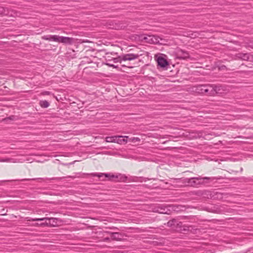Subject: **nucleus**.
<instances>
[{
	"instance_id": "nucleus-1",
	"label": "nucleus",
	"mask_w": 253,
	"mask_h": 253,
	"mask_svg": "<svg viewBox=\"0 0 253 253\" xmlns=\"http://www.w3.org/2000/svg\"><path fill=\"white\" fill-rule=\"evenodd\" d=\"M111 55H113L112 53H106V56L105 57V64L109 67H112L114 68H118V66L115 65L111 63L110 62L111 60H113L114 63H121L122 61H131L137 59L139 57V55L138 54L133 53L123 54L117 57H112L111 56Z\"/></svg>"
},
{
	"instance_id": "nucleus-2",
	"label": "nucleus",
	"mask_w": 253,
	"mask_h": 253,
	"mask_svg": "<svg viewBox=\"0 0 253 253\" xmlns=\"http://www.w3.org/2000/svg\"><path fill=\"white\" fill-rule=\"evenodd\" d=\"M197 177L175 178L173 179L172 180H170V184H174L177 187L190 186L193 187H197Z\"/></svg>"
},
{
	"instance_id": "nucleus-3",
	"label": "nucleus",
	"mask_w": 253,
	"mask_h": 253,
	"mask_svg": "<svg viewBox=\"0 0 253 253\" xmlns=\"http://www.w3.org/2000/svg\"><path fill=\"white\" fill-rule=\"evenodd\" d=\"M57 218L54 217H44L42 218H31L30 219H28V221H44V223H36V225H40L41 226H55L57 223Z\"/></svg>"
},
{
	"instance_id": "nucleus-4",
	"label": "nucleus",
	"mask_w": 253,
	"mask_h": 253,
	"mask_svg": "<svg viewBox=\"0 0 253 253\" xmlns=\"http://www.w3.org/2000/svg\"><path fill=\"white\" fill-rule=\"evenodd\" d=\"M211 84H200L194 87L193 91L199 94H205L210 95L212 91Z\"/></svg>"
},
{
	"instance_id": "nucleus-5",
	"label": "nucleus",
	"mask_w": 253,
	"mask_h": 253,
	"mask_svg": "<svg viewBox=\"0 0 253 253\" xmlns=\"http://www.w3.org/2000/svg\"><path fill=\"white\" fill-rule=\"evenodd\" d=\"M220 177H202L201 176H199L197 177V187H200L201 185H205L206 184L210 183L211 181H212L214 180L220 179Z\"/></svg>"
},
{
	"instance_id": "nucleus-6",
	"label": "nucleus",
	"mask_w": 253,
	"mask_h": 253,
	"mask_svg": "<svg viewBox=\"0 0 253 253\" xmlns=\"http://www.w3.org/2000/svg\"><path fill=\"white\" fill-rule=\"evenodd\" d=\"M235 57L238 59L253 62V55L249 53L239 52L236 54Z\"/></svg>"
},
{
	"instance_id": "nucleus-7",
	"label": "nucleus",
	"mask_w": 253,
	"mask_h": 253,
	"mask_svg": "<svg viewBox=\"0 0 253 253\" xmlns=\"http://www.w3.org/2000/svg\"><path fill=\"white\" fill-rule=\"evenodd\" d=\"M182 225V223L181 222L178 221L175 219L170 220L167 223V225L168 227L175 228L176 230H179L180 231L185 230V229H181Z\"/></svg>"
},
{
	"instance_id": "nucleus-8",
	"label": "nucleus",
	"mask_w": 253,
	"mask_h": 253,
	"mask_svg": "<svg viewBox=\"0 0 253 253\" xmlns=\"http://www.w3.org/2000/svg\"><path fill=\"white\" fill-rule=\"evenodd\" d=\"M142 40L149 43H158L159 42V37L154 35H145L143 37Z\"/></svg>"
},
{
	"instance_id": "nucleus-9",
	"label": "nucleus",
	"mask_w": 253,
	"mask_h": 253,
	"mask_svg": "<svg viewBox=\"0 0 253 253\" xmlns=\"http://www.w3.org/2000/svg\"><path fill=\"white\" fill-rule=\"evenodd\" d=\"M211 86L212 88V91L210 92L211 96H214L216 94H221L225 91L224 87L222 85L211 84Z\"/></svg>"
},
{
	"instance_id": "nucleus-10",
	"label": "nucleus",
	"mask_w": 253,
	"mask_h": 253,
	"mask_svg": "<svg viewBox=\"0 0 253 253\" xmlns=\"http://www.w3.org/2000/svg\"><path fill=\"white\" fill-rule=\"evenodd\" d=\"M176 58L179 59H187L190 58L189 53L182 49H178L176 51Z\"/></svg>"
},
{
	"instance_id": "nucleus-11",
	"label": "nucleus",
	"mask_w": 253,
	"mask_h": 253,
	"mask_svg": "<svg viewBox=\"0 0 253 253\" xmlns=\"http://www.w3.org/2000/svg\"><path fill=\"white\" fill-rule=\"evenodd\" d=\"M158 65L161 68H165L169 65L168 61L162 56H159L157 59Z\"/></svg>"
},
{
	"instance_id": "nucleus-12",
	"label": "nucleus",
	"mask_w": 253,
	"mask_h": 253,
	"mask_svg": "<svg viewBox=\"0 0 253 253\" xmlns=\"http://www.w3.org/2000/svg\"><path fill=\"white\" fill-rule=\"evenodd\" d=\"M125 234L120 232H114L111 233V240L117 241H122Z\"/></svg>"
},
{
	"instance_id": "nucleus-13",
	"label": "nucleus",
	"mask_w": 253,
	"mask_h": 253,
	"mask_svg": "<svg viewBox=\"0 0 253 253\" xmlns=\"http://www.w3.org/2000/svg\"><path fill=\"white\" fill-rule=\"evenodd\" d=\"M115 142L114 143H117L120 144H125L126 143L127 140L125 139V138H127L128 136H122V135H116L115 136Z\"/></svg>"
},
{
	"instance_id": "nucleus-14",
	"label": "nucleus",
	"mask_w": 253,
	"mask_h": 253,
	"mask_svg": "<svg viewBox=\"0 0 253 253\" xmlns=\"http://www.w3.org/2000/svg\"><path fill=\"white\" fill-rule=\"evenodd\" d=\"M93 176H97L98 177H101L102 176L104 175L105 177L109 178L110 179L113 178H118V176L115 175L114 174H111L110 173H92L91 174Z\"/></svg>"
},
{
	"instance_id": "nucleus-15",
	"label": "nucleus",
	"mask_w": 253,
	"mask_h": 253,
	"mask_svg": "<svg viewBox=\"0 0 253 253\" xmlns=\"http://www.w3.org/2000/svg\"><path fill=\"white\" fill-rule=\"evenodd\" d=\"M126 27V25L125 23L119 22L117 23H115V24L114 25H113V27H112V28L117 30H124Z\"/></svg>"
},
{
	"instance_id": "nucleus-16",
	"label": "nucleus",
	"mask_w": 253,
	"mask_h": 253,
	"mask_svg": "<svg viewBox=\"0 0 253 253\" xmlns=\"http://www.w3.org/2000/svg\"><path fill=\"white\" fill-rule=\"evenodd\" d=\"M0 162H7V163H18L19 162V161L17 159L15 158H5V159H0Z\"/></svg>"
},
{
	"instance_id": "nucleus-17",
	"label": "nucleus",
	"mask_w": 253,
	"mask_h": 253,
	"mask_svg": "<svg viewBox=\"0 0 253 253\" xmlns=\"http://www.w3.org/2000/svg\"><path fill=\"white\" fill-rule=\"evenodd\" d=\"M56 35H46L42 37V39L49 41H56Z\"/></svg>"
},
{
	"instance_id": "nucleus-18",
	"label": "nucleus",
	"mask_w": 253,
	"mask_h": 253,
	"mask_svg": "<svg viewBox=\"0 0 253 253\" xmlns=\"http://www.w3.org/2000/svg\"><path fill=\"white\" fill-rule=\"evenodd\" d=\"M74 42V39L73 38H70L67 37H64L63 43L67 44H72Z\"/></svg>"
},
{
	"instance_id": "nucleus-19",
	"label": "nucleus",
	"mask_w": 253,
	"mask_h": 253,
	"mask_svg": "<svg viewBox=\"0 0 253 253\" xmlns=\"http://www.w3.org/2000/svg\"><path fill=\"white\" fill-rule=\"evenodd\" d=\"M245 46L246 48L253 49V39L249 40L248 42H245Z\"/></svg>"
},
{
	"instance_id": "nucleus-20",
	"label": "nucleus",
	"mask_w": 253,
	"mask_h": 253,
	"mask_svg": "<svg viewBox=\"0 0 253 253\" xmlns=\"http://www.w3.org/2000/svg\"><path fill=\"white\" fill-rule=\"evenodd\" d=\"M40 106L43 108H46L49 107V103L46 100H42L40 102Z\"/></svg>"
},
{
	"instance_id": "nucleus-21",
	"label": "nucleus",
	"mask_w": 253,
	"mask_h": 253,
	"mask_svg": "<svg viewBox=\"0 0 253 253\" xmlns=\"http://www.w3.org/2000/svg\"><path fill=\"white\" fill-rule=\"evenodd\" d=\"M206 210L209 212L217 213L219 211V209L218 208L215 207V206L211 208L207 207L206 208Z\"/></svg>"
},
{
	"instance_id": "nucleus-22",
	"label": "nucleus",
	"mask_w": 253,
	"mask_h": 253,
	"mask_svg": "<svg viewBox=\"0 0 253 253\" xmlns=\"http://www.w3.org/2000/svg\"><path fill=\"white\" fill-rule=\"evenodd\" d=\"M136 179H138L137 180H134V182H142L143 181H146L147 180H149L151 179L155 180V178H145L143 177H139L135 178Z\"/></svg>"
},
{
	"instance_id": "nucleus-23",
	"label": "nucleus",
	"mask_w": 253,
	"mask_h": 253,
	"mask_svg": "<svg viewBox=\"0 0 253 253\" xmlns=\"http://www.w3.org/2000/svg\"><path fill=\"white\" fill-rule=\"evenodd\" d=\"M115 136H108L106 137V142H115Z\"/></svg>"
},
{
	"instance_id": "nucleus-24",
	"label": "nucleus",
	"mask_w": 253,
	"mask_h": 253,
	"mask_svg": "<svg viewBox=\"0 0 253 253\" xmlns=\"http://www.w3.org/2000/svg\"><path fill=\"white\" fill-rule=\"evenodd\" d=\"M56 41L58 42L63 43V40H64V37L59 36L58 35H56Z\"/></svg>"
},
{
	"instance_id": "nucleus-25",
	"label": "nucleus",
	"mask_w": 253,
	"mask_h": 253,
	"mask_svg": "<svg viewBox=\"0 0 253 253\" xmlns=\"http://www.w3.org/2000/svg\"><path fill=\"white\" fill-rule=\"evenodd\" d=\"M15 117L14 116H11L9 117L4 118L3 120L5 122H7L8 120H14Z\"/></svg>"
},
{
	"instance_id": "nucleus-26",
	"label": "nucleus",
	"mask_w": 253,
	"mask_h": 253,
	"mask_svg": "<svg viewBox=\"0 0 253 253\" xmlns=\"http://www.w3.org/2000/svg\"><path fill=\"white\" fill-rule=\"evenodd\" d=\"M41 178H25L20 180L21 181H31V180H36L38 179H41Z\"/></svg>"
},
{
	"instance_id": "nucleus-27",
	"label": "nucleus",
	"mask_w": 253,
	"mask_h": 253,
	"mask_svg": "<svg viewBox=\"0 0 253 253\" xmlns=\"http://www.w3.org/2000/svg\"><path fill=\"white\" fill-rule=\"evenodd\" d=\"M5 12L4 7L0 6V14H2Z\"/></svg>"
},
{
	"instance_id": "nucleus-28",
	"label": "nucleus",
	"mask_w": 253,
	"mask_h": 253,
	"mask_svg": "<svg viewBox=\"0 0 253 253\" xmlns=\"http://www.w3.org/2000/svg\"><path fill=\"white\" fill-rule=\"evenodd\" d=\"M111 240V238H110L109 237H105L103 239L104 242H110Z\"/></svg>"
},
{
	"instance_id": "nucleus-29",
	"label": "nucleus",
	"mask_w": 253,
	"mask_h": 253,
	"mask_svg": "<svg viewBox=\"0 0 253 253\" xmlns=\"http://www.w3.org/2000/svg\"><path fill=\"white\" fill-rule=\"evenodd\" d=\"M42 95H49L50 94V92L49 91H44L43 92H42Z\"/></svg>"
},
{
	"instance_id": "nucleus-30",
	"label": "nucleus",
	"mask_w": 253,
	"mask_h": 253,
	"mask_svg": "<svg viewBox=\"0 0 253 253\" xmlns=\"http://www.w3.org/2000/svg\"><path fill=\"white\" fill-rule=\"evenodd\" d=\"M63 178V177H53V178H50V179H51V180H61Z\"/></svg>"
},
{
	"instance_id": "nucleus-31",
	"label": "nucleus",
	"mask_w": 253,
	"mask_h": 253,
	"mask_svg": "<svg viewBox=\"0 0 253 253\" xmlns=\"http://www.w3.org/2000/svg\"><path fill=\"white\" fill-rule=\"evenodd\" d=\"M226 68V67L225 65H222L219 67V69L221 70H224Z\"/></svg>"
},
{
	"instance_id": "nucleus-32",
	"label": "nucleus",
	"mask_w": 253,
	"mask_h": 253,
	"mask_svg": "<svg viewBox=\"0 0 253 253\" xmlns=\"http://www.w3.org/2000/svg\"><path fill=\"white\" fill-rule=\"evenodd\" d=\"M208 192V193H211L210 191H206V190H205L204 191L202 192V193H201V195H204V194H206V193Z\"/></svg>"
},
{
	"instance_id": "nucleus-33",
	"label": "nucleus",
	"mask_w": 253,
	"mask_h": 253,
	"mask_svg": "<svg viewBox=\"0 0 253 253\" xmlns=\"http://www.w3.org/2000/svg\"><path fill=\"white\" fill-rule=\"evenodd\" d=\"M110 229H118V228L117 227H114V226H113L112 227H110Z\"/></svg>"
},
{
	"instance_id": "nucleus-34",
	"label": "nucleus",
	"mask_w": 253,
	"mask_h": 253,
	"mask_svg": "<svg viewBox=\"0 0 253 253\" xmlns=\"http://www.w3.org/2000/svg\"><path fill=\"white\" fill-rule=\"evenodd\" d=\"M106 233H107V234H110L111 235V233H114V232H110V231H106Z\"/></svg>"
},
{
	"instance_id": "nucleus-35",
	"label": "nucleus",
	"mask_w": 253,
	"mask_h": 253,
	"mask_svg": "<svg viewBox=\"0 0 253 253\" xmlns=\"http://www.w3.org/2000/svg\"><path fill=\"white\" fill-rule=\"evenodd\" d=\"M137 177H133V179H132V181L134 182V180H137L138 179H136L135 178H136Z\"/></svg>"
},
{
	"instance_id": "nucleus-36",
	"label": "nucleus",
	"mask_w": 253,
	"mask_h": 253,
	"mask_svg": "<svg viewBox=\"0 0 253 253\" xmlns=\"http://www.w3.org/2000/svg\"><path fill=\"white\" fill-rule=\"evenodd\" d=\"M197 133H198V136H201V135H200V134L202 133L201 132H198Z\"/></svg>"
},
{
	"instance_id": "nucleus-37",
	"label": "nucleus",
	"mask_w": 253,
	"mask_h": 253,
	"mask_svg": "<svg viewBox=\"0 0 253 253\" xmlns=\"http://www.w3.org/2000/svg\"><path fill=\"white\" fill-rule=\"evenodd\" d=\"M41 222L40 223H44V221H40Z\"/></svg>"
},
{
	"instance_id": "nucleus-38",
	"label": "nucleus",
	"mask_w": 253,
	"mask_h": 253,
	"mask_svg": "<svg viewBox=\"0 0 253 253\" xmlns=\"http://www.w3.org/2000/svg\"><path fill=\"white\" fill-rule=\"evenodd\" d=\"M112 62H114V61L113 60H111V61L110 62L111 63H112V64H113Z\"/></svg>"
}]
</instances>
